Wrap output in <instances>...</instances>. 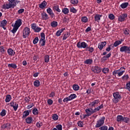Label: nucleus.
Returning a JSON list of instances; mask_svg holds the SVG:
<instances>
[{
  "instance_id": "nucleus-11",
  "label": "nucleus",
  "mask_w": 130,
  "mask_h": 130,
  "mask_svg": "<svg viewBox=\"0 0 130 130\" xmlns=\"http://www.w3.org/2000/svg\"><path fill=\"white\" fill-rule=\"evenodd\" d=\"M125 18H127V14L124 13L118 16V20L119 22H123L125 21Z\"/></svg>"
},
{
  "instance_id": "nucleus-22",
  "label": "nucleus",
  "mask_w": 130,
  "mask_h": 130,
  "mask_svg": "<svg viewBox=\"0 0 130 130\" xmlns=\"http://www.w3.org/2000/svg\"><path fill=\"white\" fill-rule=\"evenodd\" d=\"M111 56V53H109L107 54L106 56H104L101 58V61L102 62L105 61V60H107L108 58H109Z\"/></svg>"
},
{
  "instance_id": "nucleus-18",
  "label": "nucleus",
  "mask_w": 130,
  "mask_h": 130,
  "mask_svg": "<svg viewBox=\"0 0 130 130\" xmlns=\"http://www.w3.org/2000/svg\"><path fill=\"white\" fill-rule=\"evenodd\" d=\"M106 44L107 43L106 41L102 42L99 43L98 47L100 49V50H102V49H103V47H104L106 45Z\"/></svg>"
},
{
  "instance_id": "nucleus-46",
  "label": "nucleus",
  "mask_w": 130,
  "mask_h": 130,
  "mask_svg": "<svg viewBox=\"0 0 130 130\" xmlns=\"http://www.w3.org/2000/svg\"><path fill=\"white\" fill-rule=\"evenodd\" d=\"M62 12L65 15H67V14H69V9L65 8L62 9Z\"/></svg>"
},
{
  "instance_id": "nucleus-45",
  "label": "nucleus",
  "mask_w": 130,
  "mask_h": 130,
  "mask_svg": "<svg viewBox=\"0 0 130 130\" xmlns=\"http://www.w3.org/2000/svg\"><path fill=\"white\" fill-rule=\"evenodd\" d=\"M102 72L104 74H108L109 73V69L108 68H105L103 69Z\"/></svg>"
},
{
  "instance_id": "nucleus-26",
  "label": "nucleus",
  "mask_w": 130,
  "mask_h": 130,
  "mask_svg": "<svg viewBox=\"0 0 130 130\" xmlns=\"http://www.w3.org/2000/svg\"><path fill=\"white\" fill-rule=\"evenodd\" d=\"M7 52L9 54V55H11V56H13V55H15V51H14L13 49L12 48H9L7 50Z\"/></svg>"
},
{
  "instance_id": "nucleus-41",
  "label": "nucleus",
  "mask_w": 130,
  "mask_h": 130,
  "mask_svg": "<svg viewBox=\"0 0 130 130\" xmlns=\"http://www.w3.org/2000/svg\"><path fill=\"white\" fill-rule=\"evenodd\" d=\"M71 101L75 99V98H77V95L75 93L71 94L70 96H69Z\"/></svg>"
},
{
  "instance_id": "nucleus-63",
  "label": "nucleus",
  "mask_w": 130,
  "mask_h": 130,
  "mask_svg": "<svg viewBox=\"0 0 130 130\" xmlns=\"http://www.w3.org/2000/svg\"><path fill=\"white\" fill-rule=\"evenodd\" d=\"M129 77L128 76V75H124L122 77V80H127Z\"/></svg>"
},
{
  "instance_id": "nucleus-42",
  "label": "nucleus",
  "mask_w": 130,
  "mask_h": 130,
  "mask_svg": "<svg viewBox=\"0 0 130 130\" xmlns=\"http://www.w3.org/2000/svg\"><path fill=\"white\" fill-rule=\"evenodd\" d=\"M73 88L75 91H78L80 89V86L78 84H74L73 85Z\"/></svg>"
},
{
  "instance_id": "nucleus-43",
  "label": "nucleus",
  "mask_w": 130,
  "mask_h": 130,
  "mask_svg": "<svg viewBox=\"0 0 130 130\" xmlns=\"http://www.w3.org/2000/svg\"><path fill=\"white\" fill-rule=\"evenodd\" d=\"M44 60H45V62H46V63H48V62H49V56L48 55H46L45 56Z\"/></svg>"
},
{
  "instance_id": "nucleus-6",
  "label": "nucleus",
  "mask_w": 130,
  "mask_h": 130,
  "mask_svg": "<svg viewBox=\"0 0 130 130\" xmlns=\"http://www.w3.org/2000/svg\"><path fill=\"white\" fill-rule=\"evenodd\" d=\"M105 120V117H102L101 118L96 121V124L95 127H100L104 124V121Z\"/></svg>"
},
{
  "instance_id": "nucleus-30",
  "label": "nucleus",
  "mask_w": 130,
  "mask_h": 130,
  "mask_svg": "<svg viewBox=\"0 0 130 130\" xmlns=\"http://www.w3.org/2000/svg\"><path fill=\"white\" fill-rule=\"evenodd\" d=\"M128 3L127 2H124L122 3L120 5V7L121 8V9H126V8H127L128 7Z\"/></svg>"
},
{
  "instance_id": "nucleus-13",
  "label": "nucleus",
  "mask_w": 130,
  "mask_h": 130,
  "mask_svg": "<svg viewBox=\"0 0 130 130\" xmlns=\"http://www.w3.org/2000/svg\"><path fill=\"white\" fill-rule=\"evenodd\" d=\"M100 103V101L99 100H94V101L89 104V106H90V108H92V110H94V107H95V105L98 104Z\"/></svg>"
},
{
  "instance_id": "nucleus-55",
  "label": "nucleus",
  "mask_w": 130,
  "mask_h": 130,
  "mask_svg": "<svg viewBox=\"0 0 130 130\" xmlns=\"http://www.w3.org/2000/svg\"><path fill=\"white\" fill-rule=\"evenodd\" d=\"M99 129L100 130H107L108 129V127L107 126H102L101 127H100Z\"/></svg>"
},
{
  "instance_id": "nucleus-20",
  "label": "nucleus",
  "mask_w": 130,
  "mask_h": 130,
  "mask_svg": "<svg viewBox=\"0 0 130 130\" xmlns=\"http://www.w3.org/2000/svg\"><path fill=\"white\" fill-rule=\"evenodd\" d=\"M30 112H31V110H28L26 111H24L23 112L22 118H23V119L26 118V117H27V116H28L30 114Z\"/></svg>"
},
{
  "instance_id": "nucleus-15",
  "label": "nucleus",
  "mask_w": 130,
  "mask_h": 130,
  "mask_svg": "<svg viewBox=\"0 0 130 130\" xmlns=\"http://www.w3.org/2000/svg\"><path fill=\"white\" fill-rule=\"evenodd\" d=\"M47 13L49 15V16L51 17L52 19L55 17V15H54V13H53V11L51 10V8H50L47 9Z\"/></svg>"
},
{
  "instance_id": "nucleus-37",
  "label": "nucleus",
  "mask_w": 130,
  "mask_h": 130,
  "mask_svg": "<svg viewBox=\"0 0 130 130\" xmlns=\"http://www.w3.org/2000/svg\"><path fill=\"white\" fill-rule=\"evenodd\" d=\"M130 121V118L128 117H124L123 118V122H125V123H128Z\"/></svg>"
},
{
  "instance_id": "nucleus-25",
  "label": "nucleus",
  "mask_w": 130,
  "mask_h": 130,
  "mask_svg": "<svg viewBox=\"0 0 130 130\" xmlns=\"http://www.w3.org/2000/svg\"><path fill=\"white\" fill-rule=\"evenodd\" d=\"M101 17H102V15L95 14L94 16V21H95V22H98V23H99V21L101 20Z\"/></svg>"
},
{
  "instance_id": "nucleus-1",
  "label": "nucleus",
  "mask_w": 130,
  "mask_h": 130,
  "mask_svg": "<svg viewBox=\"0 0 130 130\" xmlns=\"http://www.w3.org/2000/svg\"><path fill=\"white\" fill-rule=\"evenodd\" d=\"M104 106H103V104H102L100 106H98L96 108H95L93 110V108H88L85 109V112L86 114L83 115V119L84 118H86V117H89V116H90V115H92V114L94 113H96V112H98V111H99L100 109H102Z\"/></svg>"
},
{
  "instance_id": "nucleus-64",
  "label": "nucleus",
  "mask_w": 130,
  "mask_h": 130,
  "mask_svg": "<svg viewBox=\"0 0 130 130\" xmlns=\"http://www.w3.org/2000/svg\"><path fill=\"white\" fill-rule=\"evenodd\" d=\"M61 33L62 32L59 30H57L56 32V36H57V37H59V36L61 35Z\"/></svg>"
},
{
  "instance_id": "nucleus-19",
  "label": "nucleus",
  "mask_w": 130,
  "mask_h": 130,
  "mask_svg": "<svg viewBox=\"0 0 130 130\" xmlns=\"http://www.w3.org/2000/svg\"><path fill=\"white\" fill-rule=\"evenodd\" d=\"M41 17H42V20H48L49 19V17H48V15L45 13V12H43L41 13Z\"/></svg>"
},
{
  "instance_id": "nucleus-48",
  "label": "nucleus",
  "mask_w": 130,
  "mask_h": 130,
  "mask_svg": "<svg viewBox=\"0 0 130 130\" xmlns=\"http://www.w3.org/2000/svg\"><path fill=\"white\" fill-rule=\"evenodd\" d=\"M38 41H39V39L38 38V37H36L34 39L32 43L34 44H37V43H38Z\"/></svg>"
},
{
  "instance_id": "nucleus-51",
  "label": "nucleus",
  "mask_w": 130,
  "mask_h": 130,
  "mask_svg": "<svg viewBox=\"0 0 130 130\" xmlns=\"http://www.w3.org/2000/svg\"><path fill=\"white\" fill-rule=\"evenodd\" d=\"M123 31H124V34H125V35H126V36L129 35V30H128L127 28L124 29Z\"/></svg>"
},
{
  "instance_id": "nucleus-47",
  "label": "nucleus",
  "mask_w": 130,
  "mask_h": 130,
  "mask_svg": "<svg viewBox=\"0 0 130 130\" xmlns=\"http://www.w3.org/2000/svg\"><path fill=\"white\" fill-rule=\"evenodd\" d=\"M52 117L53 120H57V119H58V115H57L56 114H53Z\"/></svg>"
},
{
  "instance_id": "nucleus-39",
  "label": "nucleus",
  "mask_w": 130,
  "mask_h": 130,
  "mask_svg": "<svg viewBox=\"0 0 130 130\" xmlns=\"http://www.w3.org/2000/svg\"><path fill=\"white\" fill-rule=\"evenodd\" d=\"M51 27L53 28H55L57 26V21H53L51 23Z\"/></svg>"
},
{
  "instance_id": "nucleus-62",
  "label": "nucleus",
  "mask_w": 130,
  "mask_h": 130,
  "mask_svg": "<svg viewBox=\"0 0 130 130\" xmlns=\"http://www.w3.org/2000/svg\"><path fill=\"white\" fill-rule=\"evenodd\" d=\"M47 103L49 105H52L53 103V101H52V100L51 99H49L47 101Z\"/></svg>"
},
{
  "instance_id": "nucleus-4",
  "label": "nucleus",
  "mask_w": 130,
  "mask_h": 130,
  "mask_svg": "<svg viewBox=\"0 0 130 130\" xmlns=\"http://www.w3.org/2000/svg\"><path fill=\"white\" fill-rule=\"evenodd\" d=\"M41 38L39 40V45L40 46H45V43H46V40H45V34L44 32L41 33Z\"/></svg>"
},
{
  "instance_id": "nucleus-2",
  "label": "nucleus",
  "mask_w": 130,
  "mask_h": 130,
  "mask_svg": "<svg viewBox=\"0 0 130 130\" xmlns=\"http://www.w3.org/2000/svg\"><path fill=\"white\" fill-rule=\"evenodd\" d=\"M22 25V19H18L16 21H15V24H12V26L13 27V29L11 30L12 33L13 34H15L16 32L18 30L19 28Z\"/></svg>"
},
{
  "instance_id": "nucleus-56",
  "label": "nucleus",
  "mask_w": 130,
  "mask_h": 130,
  "mask_svg": "<svg viewBox=\"0 0 130 130\" xmlns=\"http://www.w3.org/2000/svg\"><path fill=\"white\" fill-rule=\"evenodd\" d=\"M6 114V110L5 109L2 110V112H1L0 115L1 116H5Z\"/></svg>"
},
{
  "instance_id": "nucleus-34",
  "label": "nucleus",
  "mask_w": 130,
  "mask_h": 130,
  "mask_svg": "<svg viewBox=\"0 0 130 130\" xmlns=\"http://www.w3.org/2000/svg\"><path fill=\"white\" fill-rule=\"evenodd\" d=\"M70 36H71V34L69 32V31H67V34L64 35V36H63L62 40H67V39L68 37H70Z\"/></svg>"
},
{
  "instance_id": "nucleus-31",
  "label": "nucleus",
  "mask_w": 130,
  "mask_h": 130,
  "mask_svg": "<svg viewBox=\"0 0 130 130\" xmlns=\"http://www.w3.org/2000/svg\"><path fill=\"white\" fill-rule=\"evenodd\" d=\"M8 67L9 68L14 69V70H16L18 67L17 66V64L16 63H9L8 64Z\"/></svg>"
},
{
  "instance_id": "nucleus-10",
  "label": "nucleus",
  "mask_w": 130,
  "mask_h": 130,
  "mask_svg": "<svg viewBox=\"0 0 130 130\" xmlns=\"http://www.w3.org/2000/svg\"><path fill=\"white\" fill-rule=\"evenodd\" d=\"M31 28L34 30V32H38L41 31V28L37 26L35 23L31 24Z\"/></svg>"
},
{
  "instance_id": "nucleus-54",
  "label": "nucleus",
  "mask_w": 130,
  "mask_h": 130,
  "mask_svg": "<svg viewBox=\"0 0 130 130\" xmlns=\"http://www.w3.org/2000/svg\"><path fill=\"white\" fill-rule=\"evenodd\" d=\"M126 89L130 92V82H128L126 84Z\"/></svg>"
},
{
  "instance_id": "nucleus-29",
  "label": "nucleus",
  "mask_w": 130,
  "mask_h": 130,
  "mask_svg": "<svg viewBox=\"0 0 130 130\" xmlns=\"http://www.w3.org/2000/svg\"><path fill=\"white\" fill-rule=\"evenodd\" d=\"M123 116L121 115H118L117 116V118H116V121L117 122H120V121H123Z\"/></svg>"
},
{
  "instance_id": "nucleus-17",
  "label": "nucleus",
  "mask_w": 130,
  "mask_h": 130,
  "mask_svg": "<svg viewBox=\"0 0 130 130\" xmlns=\"http://www.w3.org/2000/svg\"><path fill=\"white\" fill-rule=\"evenodd\" d=\"M47 6V2H46V1H44L40 4H39V7L40 8V9H41L42 10H44V8H45Z\"/></svg>"
},
{
  "instance_id": "nucleus-40",
  "label": "nucleus",
  "mask_w": 130,
  "mask_h": 130,
  "mask_svg": "<svg viewBox=\"0 0 130 130\" xmlns=\"http://www.w3.org/2000/svg\"><path fill=\"white\" fill-rule=\"evenodd\" d=\"M81 22L83 23H87L88 22V18L86 16H83L81 18Z\"/></svg>"
},
{
  "instance_id": "nucleus-28",
  "label": "nucleus",
  "mask_w": 130,
  "mask_h": 130,
  "mask_svg": "<svg viewBox=\"0 0 130 130\" xmlns=\"http://www.w3.org/2000/svg\"><path fill=\"white\" fill-rule=\"evenodd\" d=\"M52 10L54 11L58 12V13H60V9H59V6L58 5H55L53 6Z\"/></svg>"
},
{
  "instance_id": "nucleus-57",
  "label": "nucleus",
  "mask_w": 130,
  "mask_h": 130,
  "mask_svg": "<svg viewBox=\"0 0 130 130\" xmlns=\"http://www.w3.org/2000/svg\"><path fill=\"white\" fill-rule=\"evenodd\" d=\"M68 101H71V99H70V97H66L63 100V102L64 103H66V102H68Z\"/></svg>"
},
{
  "instance_id": "nucleus-60",
  "label": "nucleus",
  "mask_w": 130,
  "mask_h": 130,
  "mask_svg": "<svg viewBox=\"0 0 130 130\" xmlns=\"http://www.w3.org/2000/svg\"><path fill=\"white\" fill-rule=\"evenodd\" d=\"M30 99H31V98H30V96H28V98H24V101H25V102H27V103H29V102H30Z\"/></svg>"
},
{
  "instance_id": "nucleus-3",
  "label": "nucleus",
  "mask_w": 130,
  "mask_h": 130,
  "mask_svg": "<svg viewBox=\"0 0 130 130\" xmlns=\"http://www.w3.org/2000/svg\"><path fill=\"white\" fill-rule=\"evenodd\" d=\"M113 96L114 98L112 99V101L113 103L115 104H116V103H118V102L119 100H120V99L121 98V94L119 93L118 92H114L113 93Z\"/></svg>"
},
{
  "instance_id": "nucleus-24",
  "label": "nucleus",
  "mask_w": 130,
  "mask_h": 130,
  "mask_svg": "<svg viewBox=\"0 0 130 130\" xmlns=\"http://www.w3.org/2000/svg\"><path fill=\"white\" fill-rule=\"evenodd\" d=\"M123 41V40H122V39H121L120 40V41H116L114 44L112 45V47L114 48L116 47L117 46H118V45L121 44V43Z\"/></svg>"
},
{
  "instance_id": "nucleus-58",
  "label": "nucleus",
  "mask_w": 130,
  "mask_h": 130,
  "mask_svg": "<svg viewBox=\"0 0 130 130\" xmlns=\"http://www.w3.org/2000/svg\"><path fill=\"white\" fill-rule=\"evenodd\" d=\"M36 126L39 128H40L41 127V126H42V122H37Z\"/></svg>"
},
{
  "instance_id": "nucleus-44",
  "label": "nucleus",
  "mask_w": 130,
  "mask_h": 130,
  "mask_svg": "<svg viewBox=\"0 0 130 130\" xmlns=\"http://www.w3.org/2000/svg\"><path fill=\"white\" fill-rule=\"evenodd\" d=\"M6 49L5 48V46H1L0 47V52H1L2 53H5V52H6Z\"/></svg>"
},
{
  "instance_id": "nucleus-38",
  "label": "nucleus",
  "mask_w": 130,
  "mask_h": 130,
  "mask_svg": "<svg viewBox=\"0 0 130 130\" xmlns=\"http://www.w3.org/2000/svg\"><path fill=\"white\" fill-rule=\"evenodd\" d=\"M34 85L35 87H39L40 86V81L39 80H36L34 82Z\"/></svg>"
},
{
  "instance_id": "nucleus-8",
  "label": "nucleus",
  "mask_w": 130,
  "mask_h": 130,
  "mask_svg": "<svg viewBox=\"0 0 130 130\" xmlns=\"http://www.w3.org/2000/svg\"><path fill=\"white\" fill-rule=\"evenodd\" d=\"M120 52H124L125 53H127L128 54H130V46L128 47L127 46H122L120 48Z\"/></svg>"
},
{
  "instance_id": "nucleus-52",
  "label": "nucleus",
  "mask_w": 130,
  "mask_h": 130,
  "mask_svg": "<svg viewBox=\"0 0 130 130\" xmlns=\"http://www.w3.org/2000/svg\"><path fill=\"white\" fill-rule=\"evenodd\" d=\"M77 124L78 126H80V127H83V126H84V123L81 121H78Z\"/></svg>"
},
{
  "instance_id": "nucleus-7",
  "label": "nucleus",
  "mask_w": 130,
  "mask_h": 130,
  "mask_svg": "<svg viewBox=\"0 0 130 130\" xmlns=\"http://www.w3.org/2000/svg\"><path fill=\"white\" fill-rule=\"evenodd\" d=\"M15 5L10 3V2H7L5 3L3 6V9L4 10H9V9H11L12 8V9H14Z\"/></svg>"
},
{
  "instance_id": "nucleus-33",
  "label": "nucleus",
  "mask_w": 130,
  "mask_h": 130,
  "mask_svg": "<svg viewBox=\"0 0 130 130\" xmlns=\"http://www.w3.org/2000/svg\"><path fill=\"white\" fill-rule=\"evenodd\" d=\"M86 51H89L90 53H92L93 51H94V48L92 47H87V48L85 49Z\"/></svg>"
},
{
  "instance_id": "nucleus-23",
  "label": "nucleus",
  "mask_w": 130,
  "mask_h": 130,
  "mask_svg": "<svg viewBox=\"0 0 130 130\" xmlns=\"http://www.w3.org/2000/svg\"><path fill=\"white\" fill-rule=\"evenodd\" d=\"M124 70H125V68H124V67H121L119 69V73L118 74V77H121V76L123 75V73L125 72Z\"/></svg>"
},
{
  "instance_id": "nucleus-27",
  "label": "nucleus",
  "mask_w": 130,
  "mask_h": 130,
  "mask_svg": "<svg viewBox=\"0 0 130 130\" xmlns=\"http://www.w3.org/2000/svg\"><path fill=\"white\" fill-rule=\"evenodd\" d=\"M25 122L27 123V124H30L33 122V118L32 117H28L25 119Z\"/></svg>"
},
{
  "instance_id": "nucleus-59",
  "label": "nucleus",
  "mask_w": 130,
  "mask_h": 130,
  "mask_svg": "<svg viewBox=\"0 0 130 130\" xmlns=\"http://www.w3.org/2000/svg\"><path fill=\"white\" fill-rule=\"evenodd\" d=\"M114 15H113V14H110L109 15V19H110V20H114Z\"/></svg>"
},
{
  "instance_id": "nucleus-12",
  "label": "nucleus",
  "mask_w": 130,
  "mask_h": 130,
  "mask_svg": "<svg viewBox=\"0 0 130 130\" xmlns=\"http://www.w3.org/2000/svg\"><path fill=\"white\" fill-rule=\"evenodd\" d=\"M10 104V106L11 107H13L14 111H17L19 107V105L17 104V103L14 102V101L11 102Z\"/></svg>"
},
{
  "instance_id": "nucleus-53",
  "label": "nucleus",
  "mask_w": 130,
  "mask_h": 130,
  "mask_svg": "<svg viewBox=\"0 0 130 130\" xmlns=\"http://www.w3.org/2000/svg\"><path fill=\"white\" fill-rule=\"evenodd\" d=\"M57 130H62V125L61 124H58L56 126Z\"/></svg>"
},
{
  "instance_id": "nucleus-50",
  "label": "nucleus",
  "mask_w": 130,
  "mask_h": 130,
  "mask_svg": "<svg viewBox=\"0 0 130 130\" xmlns=\"http://www.w3.org/2000/svg\"><path fill=\"white\" fill-rule=\"evenodd\" d=\"M71 3L72 5H78L79 4V0H71Z\"/></svg>"
},
{
  "instance_id": "nucleus-49",
  "label": "nucleus",
  "mask_w": 130,
  "mask_h": 130,
  "mask_svg": "<svg viewBox=\"0 0 130 130\" xmlns=\"http://www.w3.org/2000/svg\"><path fill=\"white\" fill-rule=\"evenodd\" d=\"M70 11L71 13H73L74 14H76V13H77V9H75L74 7L70 8Z\"/></svg>"
},
{
  "instance_id": "nucleus-61",
  "label": "nucleus",
  "mask_w": 130,
  "mask_h": 130,
  "mask_svg": "<svg viewBox=\"0 0 130 130\" xmlns=\"http://www.w3.org/2000/svg\"><path fill=\"white\" fill-rule=\"evenodd\" d=\"M119 72V69L118 70H114L113 72V76H115L116 75H118Z\"/></svg>"
},
{
  "instance_id": "nucleus-32",
  "label": "nucleus",
  "mask_w": 130,
  "mask_h": 130,
  "mask_svg": "<svg viewBox=\"0 0 130 130\" xmlns=\"http://www.w3.org/2000/svg\"><path fill=\"white\" fill-rule=\"evenodd\" d=\"M84 63L85 64H91V63H93V59H87L84 61Z\"/></svg>"
},
{
  "instance_id": "nucleus-36",
  "label": "nucleus",
  "mask_w": 130,
  "mask_h": 130,
  "mask_svg": "<svg viewBox=\"0 0 130 130\" xmlns=\"http://www.w3.org/2000/svg\"><path fill=\"white\" fill-rule=\"evenodd\" d=\"M32 114H34V115H38L39 114V111H38L37 108H34L32 110Z\"/></svg>"
},
{
  "instance_id": "nucleus-9",
  "label": "nucleus",
  "mask_w": 130,
  "mask_h": 130,
  "mask_svg": "<svg viewBox=\"0 0 130 130\" xmlns=\"http://www.w3.org/2000/svg\"><path fill=\"white\" fill-rule=\"evenodd\" d=\"M88 44L85 42H79L77 44V47L78 48H87Z\"/></svg>"
},
{
  "instance_id": "nucleus-16",
  "label": "nucleus",
  "mask_w": 130,
  "mask_h": 130,
  "mask_svg": "<svg viewBox=\"0 0 130 130\" xmlns=\"http://www.w3.org/2000/svg\"><path fill=\"white\" fill-rule=\"evenodd\" d=\"M1 128L3 129H11V123H7L3 124L1 126Z\"/></svg>"
},
{
  "instance_id": "nucleus-5",
  "label": "nucleus",
  "mask_w": 130,
  "mask_h": 130,
  "mask_svg": "<svg viewBox=\"0 0 130 130\" xmlns=\"http://www.w3.org/2000/svg\"><path fill=\"white\" fill-rule=\"evenodd\" d=\"M31 31H30V28L25 27L23 29V38H27L29 35H30Z\"/></svg>"
},
{
  "instance_id": "nucleus-21",
  "label": "nucleus",
  "mask_w": 130,
  "mask_h": 130,
  "mask_svg": "<svg viewBox=\"0 0 130 130\" xmlns=\"http://www.w3.org/2000/svg\"><path fill=\"white\" fill-rule=\"evenodd\" d=\"M7 22L6 19L2 20L1 22L0 21V27H2L4 30H7V28L5 27L7 25Z\"/></svg>"
},
{
  "instance_id": "nucleus-35",
  "label": "nucleus",
  "mask_w": 130,
  "mask_h": 130,
  "mask_svg": "<svg viewBox=\"0 0 130 130\" xmlns=\"http://www.w3.org/2000/svg\"><path fill=\"white\" fill-rule=\"evenodd\" d=\"M11 100H12V96H11V95H10V94H8L6 96V98L5 99V102L6 103H9V102H10V101H11Z\"/></svg>"
},
{
  "instance_id": "nucleus-14",
  "label": "nucleus",
  "mask_w": 130,
  "mask_h": 130,
  "mask_svg": "<svg viewBox=\"0 0 130 130\" xmlns=\"http://www.w3.org/2000/svg\"><path fill=\"white\" fill-rule=\"evenodd\" d=\"M92 71L93 73H95V74H99L101 73V68L98 66H95L92 68Z\"/></svg>"
}]
</instances>
